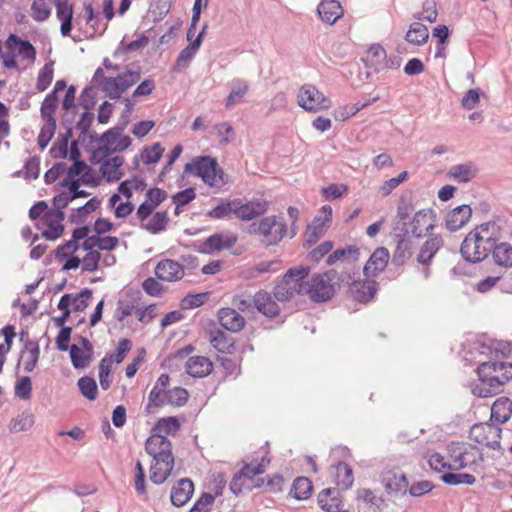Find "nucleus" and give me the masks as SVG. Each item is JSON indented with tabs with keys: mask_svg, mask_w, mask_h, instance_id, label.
Wrapping results in <instances>:
<instances>
[{
	"mask_svg": "<svg viewBox=\"0 0 512 512\" xmlns=\"http://www.w3.org/2000/svg\"><path fill=\"white\" fill-rule=\"evenodd\" d=\"M330 473L333 478V482L342 490L349 489L354 482L353 470L344 462H338L333 465Z\"/></svg>",
	"mask_w": 512,
	"mask_h": 512,
	"instance_id": "nucleus-37",
	"label": "nucleus"
},
{
	"mask_svg": "<svg viewBox=\"0 0 512 512\" xmlns=\"http://www.w3.org/2000/svg\"><path fill=\"white\" fill-rule=\"evenodd\" d=\"M64 213L59 210H50L41 217L36 223L37 227L42 230V235L49 240L59 238L64 231Z\"/></svg>",
	"mask_w": 512,
	"mask_h": 512,
	"instance_id": "nucleus-17",
	"label": "nucleus"
},
{
	"mask_svg": "<svg viewBox=\"0 0 512 512\" xmlns=\"http://www.w3.org/2000/svg\"><path fill=\"white\" fill-rule=\"evenodd\" d=\"M310 268L298 266L289 269L275 288V297L280 301L289 300L295 295H305L307 282L304 279L309 275Z\"/></svg>",
	"mask_w": 512,
	"mask_h": 512,
	"instance_id": "nucleus-10",
	"label": "nucleus"
},
{
	"mask_svg": "<svg viewBox=\"0 0 512 512\" xmlns=\"http://www.w3.org/2000/svg\"><path fill=\"white\" fill-rule=\"evenodd\" d=\"M512 416V401L507 397H500L495 400L491 407V419L503 424Z\"/></svg>",
	"mask_w": 512,
	"mask_h": 512,
	"instance_id": "nucleus-42",
	"label": "nucleus"
},
{
	"mask_svg": "<svg viewBox=\"0 0 512 512\" xmlns=\"http://www.w3.org/2000/svg\"><path fill=\"white\" fill-rule=\"evenodd\" d=\"M435 226V215L431 209H423L415 213L411 222V231L416 237L426 235Z\"/></svg>",
	"mask_w": 512,
	"mask_h": 512,
	"instance_id": "nucleus-28",
	"label": "nucleus"
},
{
	"mask_svg": "<svg viewBox=\"0 0 512 512\" xmlns=\"http://www.w3.org/2000/svg\"><path fill=\"white\" fill-rule=\"evenodd\" d=\"M78 387L81 394L88 400H95L97 397V384L91 377L85 376L78 380Z\"/></svg>",
	"mask_w": 512,
	"mask_h": 512,
	"instance_id": "nucleus-64",
	"label": "nucleus"
},
{
	"mask_svg": "<svg viewBox=\"0 0 512 512\" xmlns=\"http://www.w3.org/2000/svg\"><path fill=\"white\" fill-rule=\"evenodd\" d=\"M501 432V428L495 425L478 423L471 427L469 438L482 448L496 450L500 449Z\"/></svg>",
	"mask_w": 512,
	"mask_h": 512,
	"instance_id": "nucleus-15",
	"label": "nucleus"
},
{
	"mask_svg": "<svg viewBox=\"0 0 512 512\" xmlns=\"http://www.w3.org/2000/svg\"><path fill=\"white\" fill-rule=\"evenodd\" d=\"M405 38L411 44L423 45L429 38L428 28L420 22H414L410 25Z\"/></svg>",
	"mask_w": 512,
	"mask_h": 512,
	"instance_id": "nucleus-49",
	"label": "nucleus"
},
{
	"mask_svg": "<svg viewBox=\"0 0 512 512\" xmlns=\"http://www.w3.org/2000/svg\"><path fill=\"white\" fill-rule=\"evenodd\" d=\"M51 10V0H32L31 16L35 21H46L51 15Z\"/></svg>",
	"mask_w": 512,
	"mask_h": 512,
	"instance_id": "nucleus-53",
	"label": "nucleus"
},
{
	"mask_svg": "<svg viewBox=\"0 0 512 512\" xmlns=\"http://www.w3.org/2000/svg\"><path fill=\"white\" fill-rule=\"evenodd\" d=\"M131 144L130 136L125 135L121 128H110L98 139V147L93 152V158L122 152L129 148Z\"/></svg>",
	"mask_w": 512,
	"mask_h": 512,
	"instance_id": "nucleus-13",
	"label": "nucleus"
},
{
	"mask_svg": "<svg viewBox=\"0 0 512 512\" xmlns=\"http://www.w3.org/2000/svg\"><path fill=\"white\" fill-rule=\"evenodd\" d=\"M381 483L387 493H405L409 484L406 476L396 469L383 471Z\"/></svg>",
	"mask_w": 512,
	"mask_h": 512,
	"instance_id": "nucleus-22",
	"label": "nucleus"
},
{
	"mask_svg": "<svg viewBox=\"0 0 512 512\" xmlns=\"http://www.w3.org/2000/svg\"><path fill=\"white\" fill-rule=\"evenodd\" d=\"M267 209L268 204L266 201L253 199L247 203H243L238 199L235 216L242 221H249L264 214Z\"/></svg>",
	"mask_w": 512,
	"mask_h": 512,
	"instance_id": "nucleus-24",
	"label": "nucleus"
},
{
	"mask_svg": "<svg viewBox=\"0 0 512 512\" xmlns=\"http://www.w3.org/2000/svg\"><path fill=\"white\" fill-rule=\"evenodd\" d=\"M477 169L472 165L461 164L453 166L449 171V176L458 182H468L476 176Z\"/></svg>",
	"mask_w": 512,
	"mask_h": 512,
	"instance_id": "nucleus-54",
	"label": "nucleus"
},
{
	"mask_svg": "<svg viewBox=\"0 0 512 512\" xmlns=\"http://www.w3.org/2000/svg\"><path fill=\"white\" fill-rule=\"evenodd\" d=\"M268 463L269 461H266L265 458H262L261 461L257 463H246L240 471L233 476L229 486L230 491L237 496L245 491L263 487L265 484L264 479L257 478V476L262 475L266 471Z\"/></svg>",
	"mask_w": 512,
	"mask_h": 512,
	"instance_id": "nucleus-8",
	"label": "nucleus"
},
{
	"mask_svg": "<svg viewBox=\"0 0 512 512\" xmlns=\"http://www.w3.org/2000/svg\"><path fill=\"white\" fill-rule=\"evenodd\" d=\"M390 255L385 247L375 249L364 266V274L367 277H375L386 268Z\"/></svg>",
	"mask_w": 512,
	"mask_h": 512,
	"instance_id": "nucleus-26",
	"label": "nucleus"
},
{
	"mask_svg": "<svg viewBox=\"0 0 512 512\" xmlns=\"http://www.w3.org/2000/svg\"><path fill=\"white\" fill-rule=\"evenodd\" d=\"M92 291L83 289L77 294H64L58 303V309H68L70 312L84 311L92 300Z\"/></svg>",
	"mask_w": 512,
	"mask_h": 512,
	"instance_id": "nucleus-20",
	"label": "nucleus"
},
{
	"mask_svg": "<svg viewBox=\"0 0 512 512\" xmlns=\"http://www.w3.org/2000/svg\"><path fill=\"white\" fill-rule=\"evenodd\" d=\"M438 11L437 3L435 0H425L423 3L422 10L415 15L418 20L427 21L433 23L437 20Z\"/></svg>",
	"mask_w": 512,
	"mask_h": 512,
	"instance_id": "nucleus-62",
	"label": "nucleus"
},
{
	"mask_svg": "<svg viewBox=\"0 0 512 512\" xmlns=\"http://www.w3.org/2000/svg\"><path fill=\"white\" fill-rule=\"evenodd\" d=\"M297 103L309 112L326 111L332 106L331 99L312 84H305L300 87L297 94Z\"/></svg>",
	"mask_w": 512,
	"mask_h": 512,
	"instance_id": "nucleus-14",
	"label": "nucleus"
},
{
	"mask_svg": "<svg viewBox=\"0 0 512 512\" xmlns=\"http://www.w3.org/2000/svg\"><path fill=\"white\" fill-rule=\"evenodd\" d=\"M164 148L159 142L152 145L144 146L138 155L133 158V164L138 167L140 163L144 165H152L159 162L163 156Z\"/></svg>",
	"mask_w": 512,
	"mask_h": 512,
	"instance_id": "nucleus-39",
	"label": "nucleus"
},
{
	"mask_svg": "<svg viewBox=\"0 0 512 512\" xmlns=\"http://www.w3.org/2000/svg\"><path fill=\"white\" fill-rule=\"evenodd\" d=\"M167 404V390L152 388L148 396L146 411L152 413L154 408H159Z\"/></svg>",
	"mask_w": 512,
	"mask_h": 512,
	"instance_id": "nucleus-60",
	"label": "nucleus"
},
{
	"mask_svg": "<svg viewBox=\"0 0 512 512\" xmlns=\"http://www.w3.org/2000/svg\"><path fill=\"white\" fill-rule=\"evenodd\" d=\"M471 216V207L469 205H460L446 214L445 227L450 231H457L469 222Z\"/></svg>",
	"mask_w": 512,
	"mask_h": 512,
	"instance_id": "nucleus-30",
	"label": "nucleus"
},
{
	"mask_svg": "<svg viewBox=\"0 0 512 512\" xmlns=\"http://www.w3.org/2000/svg\"><path fill=\"white\" fill-rule=\"evenodd\" d=\"M327 228L328 227L323 223H315V220L313 219L312 223L307 226L304 233V244H314L324 234Z\"/></svg>",
	"mask_w": 512,
	"mask_h": 512,
	"instance_id": "nucleus-58",
	"label": "nucleus"
},
{
	"mask_svg": "<svg viewBox=\"0 0 512 512\" xmlns=\"http://www.w3.org/2000/svg\"><path fill=\"white\" fill-rule=\"evenodd\" d=\"M206 25L203 27L202 31L197 35L196 39L192 41L187 47H185L180 54L178 55L175 65L174 71H180L189 66L192 59L195 57L203 38L204 31L206 29Z\"/></svg>",
	"mask_w": 512,
	"mask_h": 512,
	"instance_id": "nucleus-38",
	"label": "nucleus"
},
{
	"mask_svg": "<svg viewBox=\"0 0 512 512\" xmlns=\"http://www.w3.org/2000/svg\"><path fill=\"white\" fill-rule=\"evenodd\" d=\"M209 341L214 349L220 353L232 354L236 349L233 339L221 330L212 331Z\"/></svg>",
	"mask_w": 512,
	"mask_h": 512,
	"instance_id": "nucleus-44",
	"label": "nucleus"
},
{
	"mask_svg": "<svg viewBox=\"0 0 512 512\" xmlns=\"http://www.w3.org/2000/svg\"><path fill=\"white\" fill-rule=\"evenodd\" d=\"M414 243L409 238H402L399 240L394 252V261L398 264L405 263L413 254Z\"/></svg>",
	"mask_w": 512,
	"mask_h": 512,
	"instance_id": "nucleus-55",
	"label": "nucleus"
},
{
	"mask_svg": "<svg viewBox=\"0 0 512 512\" xmlns=\"http://www.w3.org/2000/svg\"><path fill=\"white\" fill-rule=\"evenodd\" d=\"M252 302L256 309L266 317L273 318L279 315V305L267 291H258L253 296Z\"/></svg>",
	"mask_w": 512,
	"mask_h": 512,
	"instance_id": "nucleus-31",
	"label": "nucleus"
},
{
	"mask_svg": "<svg viewBox=\"0 0 512 512\" xmlns=\"http://www.w3.org/2000/svg\"><path fill=\"white\" fill-rule=\"evenodd\" d=\"M54 77L53 62L45 63L39 70L36 88L38 91H45L52 83Z\"/></svg>",
	"mask_w": 512,
	"mask_h": 512,
	"instance_id": "nucleus-57",
	"label": "nucleus"
},
{
	"mask_svg": "<svg viewBox=\"0 0 512 512\" xmlns=\"http://www.w3.org/2000/svg\"><path fill=\"white\" fill-rule=\"evenodd\" d=\"M55 259L63 271L81 267L83 272H94L99 268L101 254L84 250V242L77 244L75 241H67L56 249Z\"/></svg>",
	"mask_w": 512,
	"mask_h": 512,
	"instance_id": "nucleus-3",
	"label": "nucleus"
},
{
	"mask_svg": "<svg viewBox=\"0 0 512 512\" xmlns=\"http://www.w3.org/2000/svg\"><path fill=\"white\" fill-rule=\"evenodd\" d=\"M258 231L266 245H275L286 234V225L276 216L265 217L260 221Z\"/></svg>",
	"mask_w": 512,
	"mask_h": 512,
	"instance_id": "nucleus-18",
	"label": "nucleus"
},
{
	"mask_svg": "<svg viewBox=\"0 0 512 512\" xmlns=\"http://www.w3.org/2000/svg\"><path fill=\"white\" fill-rule=\"evenodd\" d=\"M147 182L140 176H132L122 181L114 193L108 199L107 205L113 211L116 218H126L134 211L132 198L146 191Z\"/></svg>",
	"mask_w": 512,
	"mask_h": 512,
	"instance_id": "nucleus-4",
	"label": "nucleus"
},
{
	"mask_svg": "<svg viewBox=\"0 0 512 512\" xmlns=\"http://www.w3.org/2000/svg\"><path fill=\"white\" fill-rule=\"evenodd\" d=\"M218 319L221 326L231 332H239L245 326L244 317L233 308H221Z\"/></svg>",
	"mask_w": 512,
	"mask_h": 512,
	"instance_id": "nucleus-34",
	"label": "nucleus"
},
{
	"mask_svg": "<svg viewBox=\"0 0 512 512\" xmlns=\"http://www.w3.org/2000/svg\"><path fill=\"white\" fill-rule=\"evenodd\" d=\"M492 258L496 265L510 268L512 267V245L503 242L495 243L492 249Z\"/></svg>",
	"mask_w": 512,
	"mask_h": 512,
	"instance_id": "nucleus-45",
	"label": "nucleus"
},
{
	"mask_svg": "<svg viewBox=\"0 0 512 512\" xmlns=\"http://www.w3.org/2000/svg\"><path fill=\"white\" fill-rule=\"evenodd\" d=\"M145 450L152 458L173 456L170 440L160 434H151L146 440Z\"/></svg>",
	"mask_w": 512,
	"mask_h": 512,
	"instance_id": "nucleus-23",
	"label": "nucleus"
},
{
	"mask_svg": "<svg viewBox=\"0 0 512 512\" xmlns=\"http://www.w3.org/2000/svg\"><path fill=\"white\" fill-rule=\"evenodd\" d=\"M92 355L93 347L86 338H81L77 344H73L70 348L71 361L77 369L87 367L92 360Z\"/></svg>",
	"mask_w": 512,
	"mask_h": 512,
	"instance_id": "nucleus-21",
	"label": "nucleus"
},
{
	"mask_svg": "<svg viewBox=\"0 0 512 512\" xmlns=\"http://www.w3.org/2000/svg\"><path fill=\"white\" fill-rule=\"evenodd\" d=\"M319 507L325 512H338L343 507V498L335 488H325L317 496Z\"/></svg>",
	"mask_w": 512,
	"mask_h": 512,
	"instance_id": "nucleus-33",
	"label": "nucleus"
},
{
	"mask_svg": "<svg viewBox=\"0 0 512 512\" xmlns=\"http://www.w3.org/2000/svg\"><path fill=\"white\" fill-rule=\"evenodd\" d=\"M238 199L222 200L220 204L208 212L209 217L214 219H222L236 214Z\"/></svg>",
	"mask_w": 512,
	"mask_h": 512,
	"instance_id": "nucleus-52",
	"label": "nucleus"
},
{
	"mask_svg": "<svg viewBox=\"0 0 512 512\" xmlns=\"http://www.w3.org/2000/svg\"><path fill=\"white\" fill-rule=\"evenodd\" d=\"M40 356V348L35 343H30L25 347L21 355V363L25 371L32 372L37 365Z\"/></svg>",
	"mask_w": 512,
	"mask_h": 512,
	"instance_id": "nucleus-51",
	"label": "nucleus"
},
{
	"mask_svg": "<svg viewBox=\"0 0 512 512\" xmlns=\"http://www.w3.org/2000/svg\"><path fill=\"white\" fill-rule=\"evenodd\" d=\"M120 240L116 236L92 235L84 242V250L113 251L119 246Z\"/></svg>",
	"mask_w": 512,
	"mask_h": 512,
	"instance_id": "nucleus-36",
	"label": "nucleus"
},
{
	"mask_svg": "<svg viewBox=\"0 0 512 512\" xmlns=\"http://www.w3.org/2000/svg\"><path fill=\"white\" fill-rule=\"evenodd\" d=\"M56 17L61 22V35L67 37L72 31V19L74 14L73 4L70 0H54Z\"/></svg>",
	"mask_w": 512,
	"mask_h": 512,
	"instance_id": "nucleus-29",
	"label": "nucleus"
},
{
	"mask_svg": "<svg viewBox=\"0 0 512 512\" xmlns=\"http://www.w3.org/2000/svg\"><path fill=\"white\" fill-rule=\"evenodd\" d=\"M188 391L182 387H174L167 390V404L175 407H181L188 400Z\"/></svg>",
	"mask_w": 512,
	"mask_h": 512,
	"instance_id": "nucleus-63",
	"label": "nucleus"
},
{
	"mask_svg": "<svg viewBox=\"0 0 512 512\" xmlns=\"http://www.w3.org/2000/svg\"><path fill=\"white\" fill-rule=\"evenodd\" d=\"M339 281L338 273L334 269L314 274L311 279L307 281L305 295L313 302H326L334 296Z\"/></svg>",
	"mask_w": 512,
	"mask_h": 512,
	"instance_id": "nucleus-9",
	"label": "nucleus"
},
{
	"mask_svg": "<svg viewBox=\"0 0 512 512\" xmlns=\"http://www.w3.org/2000/svg\"><path fill=\"white\" fill-rule=\"evenodd\" d=\"M386 50L380 44H372L366 51L363 58L367 66H370L376 71L387 68L386 63Z\"/></svg>",
	"mask_w": 512,
	"mask_h": 512,
	"instance_id": "nucleus-40",
	"label": "nucleus"
},
{
	"mask_svg": "<svg viewBox=\"0 0 512 512\" xmlns=\"http://www.w3.org/2000/svg\"><path fill=\"white\" fill-rule=\"evenodd\" d=\"M140 79L137 71H126L117 77H106L102 83V89L111 99L119 98L123 92L134 85Z\"/></svg>",
	"mask_w": 512,
	"mask_h": 512,
	"instance_id": "nucleus-16",
	"label": "nucleus"
},
{
	"mask_svg": "<svg viewBox=\"0 0 512 512\" xmlns=\"http://www.w3.org/2000/svg\"><path fill=\"white\" fill-rule=\"evenodd\" d=\"M174 467V457L153 458L150 466V480L157 485L164 483Z\"/></svg>",
	"mask_w": 512,
	"mask_h": 512,
	"instance_id": "nucleus-25",
	"label": "nucleus"
},
{
	"mask_svg": "<svg viewBox=\"0 0 512 512\" xmlns=\"http://www.w3.org/2000/svg\"><path fill=\"white\" fill-rule=\"evenodd\" d=\"M167 198V192L160 188L146 189V199L139 205L135 217L144 220Z\"/></svg>",
	"mask_w": 512,
	"mask_h": 512,
	"instance_id": "nucleus-19",
	"label": "nucleus"
},
{
	"mask_svg": "<svg viewBox=\"0 0 512 512\" xmlns=\"http://www.w3.org/2000/svg\"><path fill=\"white\" fill-rule=\"evenodd\" d=\"M186 373L194 378H204L213 371L212 361L205 356H191L185 362Z\"/></svg>",
	"mask_w": 512,
	"mask_h": 512,
	"instance_id": "nucleus-27",
	"label": "nucleus"
},
{
	"mask_svg": "<svg viewBox=\"0 0 512 512\" xmlns=\"http://www.w3.org/2000/svg\"><path fill=\"white\" fill-rule=\"evenodd\" d=\"M313 492L312 481L307 477H297L291 487L290 495L296 500H306Z\"/></svg>",
	"mask_w": 512,
	"mask_h": 512,
	"instance_id": "nucleus-47",
	"label": "nucleus"
},
{
	"mask_svg": "<svg viewBox=\"0 0 512 512\" xmlns=\"http://www.w3.org/2000/svg\"><path fill=\"white\" fill-rule=\"evenodd\" d=\"M168 213L167 211H157L152 213L144 220H138L140 225L149 231L150 233L156 234L163 231L168 224Z\"/></svg>",
	"mask_w": 512,
	"mask_h": 512,
	"instance_id": "nucleus-43",
	"label": "nucleus"
},
{
	"mask_svg": "<svg viewBox=\"0 0 512 512\" xmlns=\"http://www.w3.org/2000/svg\"><path fill=\"white\" fill-rule=\"evenodd\" d=\"M249 86L245 81H237L227 97L226 107L238 104L248 92Z\"/></svg>",
	"mask_w": 512,
	"mask_h": 512,
	"instance_id": "nucleus-59",
	"label": "nucleus"
},
{
	"mask_svg": "<svg viewBox=\"0 0 512 512\" xmlns=\"http://www.w3.org/2000/svg\"><path fill=\"white\" fill-rule=\"evenodd\" d=\"M428 463L433 470L442 473V475L446 473H451L450 471L453 470L451 465V459L449 458L448 460H446L445 457L440 453L431 454L429 456Z\"/></svg>",
	"mask_w": 512,
	"mask_h": 512,
	"instance_id": "nucleus-61",
	"label": "nucleus"
},
{
	"mask_svg": "<svg viewBox=\"0 0 512 512\" xmlns=\"http://www.w3.org/2000/svg\"><path fill=\"white\" fill-rule=\"evenodd\" d=\"M367 105L368 103H355L339 106L333 111V117L337 121H346L352 116L356 115L361 109L365 108Z\"/></svg>",
	"mask_w": 512,
	"mask_h": 512,
	"instance_id": "nucleus-56",
	"label": "nucleus"
},
{
	"mask_svg": "<svg viewBox=\"0 0 512 512\" xmlns=\"http://www.w3.org/2000/svg\"><path fill=\"white\" fill-rule=\"evenodd\" d=\"M501 238V227L495 221L475 226L464 238L460 252L471 263L484 260Z\"/></svg>",
	"mask_w": 512,
	"mask_h": 512,
	"instance_id": "nucleus-1",
	"label": "nucleus"
},
{
	"mask_svg": "<svg viewBox=\"0 0 512 512\" xmlns=\"http://www.w3.org/2000/svg\"><path fill=\"white\" fill-rule=\"evenodd\" d=\"M356 499L369 505L374 512H381L385 506V501L382 497L376 496L372 490L366 488L356 491Z\"/></svg>",
	"mask_w": 512,
	"mask_h": 512,
	"instance_id": "nucleus-50",
	"label": "nucleus"
},
{
	"mask_svg": "<svg viewBox=\"0 0 512 512\" xmlns=\"http://www.w3.org/2000/svg\"><path fill=\"white\" fill-rule=\"evenodd\" d=\"M317 12L320 19L329 25H333L344 14L343 7L338 0H322L317 7Z\"/></svg>",
	"mask_w": 512,
	"mask_h": 512,
	"instance_id": "nucleus-32",
	"label": "nucleus"
},
{
	"mask_svg": "<svg viewBox=\"0 0 512 512\" xmlns=\"http://www.w3.org/2000/svg\"><path fill=\"white\" fill-rule=\"evenodd\" d=\"M7 51L0 52L3 65L6 69L20 70L31 67L36 60L37 52L35 47L27 40L16 34H10L6 39Z\"/></svg>",
	"mask_w": 512,
	"mask_h": 512,
	"instance_id": "nucleus-5",
	"label": "nucleus"
},
{
	"mask_svg": "<svg viewBox=\"0 0 512 512\" xmlns=\"http://www.w3.org/2000/svg\"><path fill=\"white\" fill-rule=\"evenodd\" d=\"M197 266L198 263L195 257L183 258V263H179L173 259L164 258L157 262L154 268V274L158 280L174 283L184 278L186 269H194Z\"/></svg>",
	"mask_w": 512,
	"mask_h": 512,
	"instance_id": "nucleus-12",
	"label": "nucleus"
},
{
	"mask_svg": "<svg viewBox=\"0 0 512 512\" xmlns=\"http://www.w3.org/2000/svg\"><path fill=\"white\" fill-rule=\"evenodd\" d=\"M97 169L87 173L85 179L93 186L100 185L103 181L107 183L118 182L124 175L125 158L120 155H107L94 158Z\"/></svg>",
	"mask_w": 512,
	"mask_h": 512,
	"instance_id": "nucleus-7",
	"label": "nucleus"
},
{
	"mask_svg": "<svg viewBox=\"0 0 512 512\" xmlns=\"http://www.w3.org/2000/svg\"><path fill=\"white\" fill-rule=\"evenodd\" d=\"M237 240L238 237L234 233H217L207 238L205 247L209 251H221L233 247Z\"/></svg>",
	"mask_w": 512,
	"mask_h": 512,
	"instance_id": "nucleus-41",
	"label": "nucleus"
},
{
	"mask_svg": "<svg viewBox=\"0 0 512 512\" xmlns=\"http://www.w3.org/2000/svg\"><path fill=\"white\" fill-rule=\"evenodd\" d=\"M184 173L194 174L209 187L221 190L228 182L224 170L210 156H198L184 166Z\"/></svg>",
	"mask_w": 512,
	"mask_h": 512,
	"instance_id": "nucleus-6",
	"label": "nucleus"
},
{
	"mask_svg": "<svg viewBox=\"0 0 512 512\" xmlns=\"http://www.w3.org/2000/svg\"><path fill=\"white\" fill-rule=\"evenodd\" d=\"M194 484L190 479L179 480L171 489L170 499L174 506H184L192 497Z\"/></svg>",
	"mask_w": 512,
	"mask_h": 512,
	"instance_id": "nucleus-35",
	"label": "nucleus"
},
{
	"mask_svg": "<svg viewBox=\"0 0 512 512\" xmlns=\"http://www.w3.org/2000/svg\"><path fill=\"white\" fill-rule=\"evenodd\" d=\"M180 429L179 420L174 417H163L160 418L152 429V433L160 434L163 436L175 435Z\"/></svg>",
	"mask_w": 512,
	"mask_h": 512,
	"instance_id": "nucleus-48",
	"label": "nucleus"
},
{
	"mask_svg": "<svg viewBox=\"0 0 512 512\" xmlns=\"http://www.w3.org/2000/svg\"><path fill=\"white\" fill-rule=\"evenodd\" d=\"M452 469H471L476 471L483 462L482 453L479 448L469 443L458 442L448 446Z\"/></svg>",
	"mask_w": 512,
	"mask_h": 512,
	"instance_id": "nucleus-11",
	"label": "nucleus"
},
{
	"mask_svg": "<svg viewBox=\"0 0 512 512\" xmlns=\"http://www.w3.org/2000/svg\"><path fill=\"white\" fill-rule=\"evenodd\" d=\"M441 246L442 239L440 237L435 236L427 239L420 249L417 261L423 265L429 264Z\"/></svg>",
	"mask_w": 512,
	"mask_h": 512,
	"instance_id": "nucleus-46",
	"label": "nucleus"
},
{
	"mask_svg": "<svg viewBox=\"0 0 512 512\" xmlns=\"http://www.w3.org/2000/svg\"><path fill=\"white\" fill-rule=\"evenodd\" d=\"M478 376V382L472 386L473 395L480 398L494 396L512 378V363H482L478 367Z\"/></svg>",
	"mask_w": 512,
	"mask_h": 512,
	"instance_id": "nucleus-2",
	"label": "nucleus"
}]
</instances>
